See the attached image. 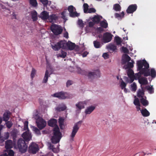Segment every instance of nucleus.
<instances>
[{"label":"nucleus","instance_id":"f257e3e1","mask_svg":"<svg viewBox=\"0 0 156 156\" xmlns=\"http://www.w3.org/2000/svg\"><path fill=\"white\" fill-rule=\"evenodd\" d=\"M57 120L55 119H51L48 122V125L51 127H55L53 129V136L51 139L52 143L56 144L59 143L62 137V133L57 125Z\"/></svg>","mask_w":156,"mask_h":156},{"label":"nucleus","instance_id":"f03ea898","mask_svg":"<svg viewBox=\"0 0 156 156\" xmlns=\"http://www.w3.org/2000/svg\"><path fill=\"white\" fill-rule=\"evenodd\" d=\"M25 142L22 139H20L18 140L17 147L20 151L22 153H25L27 150V145Z\"/></svg>","mask_w":156,"mask_h":156},{"label":"nucleus","instance_id":"7ed1b4c3","mask_svg":"<svg viewBox=\"0 0 156 156\" xmlns=\"http://www.w3.org/2000/svg\"><path fill=\"white\" fill-rule=\"evenodd\" d=\"M149 67L148 63H145L144 68L141 69L139 72L136 74V76L138 78H140L141 75H143L144 76H150V69H149Z\"/></svg>","mask_w":156,"mask_h":156},{"label":"nucleus","instance_id":"20e7f679","mask_svg":"<svg viewBox=\"0 0 156 156\" xmlns=\"http://www.w3.org/2000/svg\"><path fill=\"white\" fill-rule=\"evenodd\" d=\"M83 121L81 120L75 123L73 127L72 133L70 135V137L71 139L73 140L76 133L78 131L80 128L81 126Z\"/></svg>","mask_w":156,"mask_h":156},{"label":"nucleus","instance_id":"39448f33","mask_svg":"<svg viewBox=\"0 0 156 156\" xmlns=\"http://www.w3.org/2000/svg\"><path fill=\"white\" fill-rule=\"evenodd\" d=\"M51 30L55 35L60 34L62 32L63 29L61 26L56 24H53L50 27Z\"/></svg>","mask_w":156,"mask_h":156},{"label":"nucleus","instance_id":"423d86ee","mask_svg":"<svg viewBox=\"0 0 156 156\" xmlns=\"http://www.w3.org/2000/svg\"><path fill=\"white\" fill-rule=\"evenodd\" d=\"M39 150V148L38 144L32 142L29 147L28 151L30 154H35Z\"/></svg>","mask_w":156,"mask_h":156},{"label":"nucleus","instance_id":"0eeeda50","mask_svg":"<svg viewBox=\"0 0 156 156\" xmlns=\"http://www.w3.org/2000/svg\"><path fill=\"white\" fill-rule=\"evenodd\" d=\"M52 48L55 51H58L61 48H66V41H61L54 45H51Z\"/></svg>","mask_w":156,"mask_h":156},{"label":"nucleus","instance_id":"6e6552de","mask_svg":"<svg viewBox=\"0 0 156 156\" xmlns=\"http://www.w3.org/2000/svg\"><path fill=\"white\" fill-rule=\"evenodd\" d=\"M89 79L92 80L95 77L98 78L100 77V72L99 70H97L94 72L88 73L87 75Z\"/></svg>","mask_w":156,"mask_h":156},{"label":"nucleus","instance_id":"1a4fd4ad","mask_svg":"<svg viewBox=\"0 0 156 156\" xmlns=\"http://www.w3.org/2000/svg\"><path fill=\"white\" fill-rule=\"evenodd\" d=\"M76 10L75 8L72 5L69 6L68 8V10L69 12V15L71 17H78L80 14L76 12H74V10Z\"/></svg>","mask_w":156,"mask_h":156},{"label":"nucleus","instance_id":"9d476101","mask_svg":"<svg viewBox=\"0 0 156 156\" xmlns=\"http://www.w3.org/2000/svg\"><path fill=\"white\" fill-rule=\"evenodd\" d=\"M52 96L57 98L59 99H65L67 98L66 93L62 91L55 93Z\"/></svg>","mask_w":156,"mask_h":156},{"label":"nucleus","instance_id":"9b49d317","mask_svg":"<svg viewBox=\"0 0 156 156\" xmlns=\"http://www.w3.org/2000/svg\"><path fill=\"white\" fill-rule=\"evenodd\" d=\"M113 35L108 32L104 33L103 36L102 40L103 42L105 43H108L111 41Z\"/></svg>","mask_w":156,"mask_h":156},{"label":"nucleus","instance_id":"f8f14e48","mask_svg":"<svg viewBox=\"0 0 156 156\" xmlns=\"http://www.w3.org/2000/svg\"><path fill=\"white\" fill-rule=\"evenodd\" d=\"M36 123L37 127L40 129H42L45 127L47 124L46 122L42 118L38 120Z\"/></svg>","mask_w":156,"mask_h":156},{"label":"nucleus","instance_id":"ddd939ff","mask_svg":"<svg viewBox=\"0 0 156 156\" xmlns=\"http://www.w3.org/2000/svg\"><path fill=\"white\" fill-rule=\"evenodd\" d=\"M22 136L23 138V140L27 142L30 141L32 138L31 133L29 130L23 133L22 135Z\"/></svg>","mask_w":156,"mask_h":156},{"label":"nucleus","instance_id":"4468645a","mask_svg":"<svg viewBox=\"0 0 156 156\" xmlns=\"http://www.w3.org/2000/svg\"><path fill=\"white\" fill-rule=\"evenodd\" d=\"M137 6L136 4L130 5L126 9V12L128 14L133 13L137 9Z\"/></svg>","mask_w":156,"mask_h":156},{"label":"nucleus","instance_id":"2eb2a0df","mask_svg":"<svg viewBox=\"0 0 156 156\" xmlns=\"http://www.w3.org/2000/svg\"><path fill=\"white\" fill-rule=\"evenodd\" d=\"M148 63L146 60L145 59L142 60H138L136 62V65L137 67V70L140 71L141 69H143V66L144 67L145 63Z\"/></svg>","mask_w":156,"mask_h":156},{"label":"nucleus","instance_id":"dca6fc26","mask_svg":"<svg viewBox=\"0 0 156 156\" xmlns=\"http://www.w3.org/2000/svg\"><path fill=\"white\" fill-rule=\"evenodd\" d=\"M102 18V17L101 16L97 15H95L91 20L94 23L98 24Z\"/></svg>","mask_w":156,"mask_h":156},{"label":"nucleus","instance_id":"f3484780","mask_svg":"<svg viewBox=\"0 0 156 156\" xmlns=\"http://www.w3.org/2000/svg\"><path fill=\"white\" fill-rule=\"evenodd\" d=\"M86 104L85 101H80L76 105V108L78 110H81L85 108L84 105Z\"/></svg>","mask_w":156,"mask_h":156},{"label":"nucleus","instance_id":"a211bd4d","mask_svg":"<svg viewBox=\"0 0 156 156\" xmlns=\"http://www.w3.org/2000/svg\"><path fill=\"white\" fill-rule=\"evenodd\" d=\"M66 46L67 47L69 50H72L74 49L76 47V45L75 43L71 42L67 43L66 41Z\"/></svg>","mask_w":156,"mask_h":156},{"label":"nucleus","instance_id":"6ab92c4d","mask_svg":"<svg viewBox=\"0 0 156 156\" xmlns=\"http://www.w3.org/2000/svg\"><path fill=\"white\" fill-rule=\"evenodd\" d=\"M30 15L33 21H35L37 20V13L35 10H34L31 11L30 12Z\"/></svg>","mask_w":156,"mask_h":156},{"label":"nucleus","instance_id":"aec40b11","mask_svg":"<svg viewBox=\"0 0 156 156\" xmlns=\"http://www.w3.org/2000/svg\"><path fill=\"white\" fill-rule=\"evenodd\" d=\"M49 16L48 13L46 11L42 12L40 14V17L42 20L48 19Z\"/></svg>","mask_w":156,"mask_h":156},{"label":"nucleus","instance_id":"412c9836","mask_svg":"<svg viewBox=\"0 0 156 156\" xmlns=\"http://www.w3.org/2000/svg\"><path fill=\"white\" fill-rule=\"evenodd\" d=\"M95 109V107L94 106H91L87 108L85 111L86 114H90Z\"/></svg>","mask_w":156,"mask_h":156},{"label":"nucleus","instance_id":"4be33fe9","mask_svg":"<svg viewBox=\"0 0 156 156\" xmlns=\"http://www.w3.org/2000/svg\"><path fill=\"white\" fill-rule=\"evenodd\" d=\"M12 141L11 140H8L5 142V148L10 149L12 147Z\"/></svg>","mask_w":156,"mask_h":156},{"label":"nucleus","instance_id":"5701e85b","mask_svg":"<svg viewBox=\"0 0 156 156\" xmlns=\"http://www.w3.org/2000/svg\"><path fill=\"white\" fill-rule=\"evenodd\" d=\"M139 82L141 85H146L148 83L147 78L142 77L139 78L138 80Z\"/></svg>","mask_w":156,"mask_h":156},{"label":"nucleus","instance_id":"b1692460","mask_svg":"<svg viewBox=\"0 0 156 156\" xmlns=\"http://www.w3.org/2000/svg\"><path fill=\"white\" fill-rule=\"evenodd\" d=\"M142 89H139L137 92V96L139 98H144V91L143 90V88L141 87Z\"/></svg>","mask_w":156,"mask_h":156},{"label":"nucleus","instance_id":"393cba45","mask_svg":"<svg viewBox=\"0 0 156 156\" xmlns=\"http://www.w3.org/2000/svg\"><path fill=\"white\" fill-rule=\"evenodd\" d=\"M58 19V17L55 14H52L49 16L48 19L51 23L56 20Z\"/></svg>","mask_w":156,"mask_h":156},{"label":"nucleus","instance_id":"a878e982","mask_svg":"<svg viewBox=\"0 0 156 156\" xmlns=\"http://www.w3.org/2000/svg\"><path fill=\"white\" fill-rule=\"evenodd\" d=\"M10 113L9 112H6L3 115V121L6 122L9 119Z\"/></svg>","mask_w":156,"mask_h":156},{"label":"nucleus","instance_id":"bb28decb","mask_svg":"<svg viewBox=\"0 0 156 156\" xmlns=\"http://www.w3.org/2000/svg\"><path fill=\"white\" fill-rule=\"evenodd\" d=\"M141 113L144 117H147L149 116L150 113L146 108L142 109L141 110Z\"/></svg>","mask_w":156,"mask_h":156},{"label":"nucleus","instance_id":"cd10ccee","mask_svg":"<svg viewBox=\"0 0 156 156\" xmlns=\"http://www.w3.org/2000/svg\"><path fill=\"white\" fill-rule=\"evenodd\" d=\"M145 98H141L140 99V101L143 106H146L148 105L149 103L148 101L146 100V97H145Z\"/></svg>","mask_w":156,"mask_h":156},{"label":"nucleus","instance_id":"c85d7f7f","mask_svg":"<svg viewBox=\"0 0 156 156\" xmlns=\"http://www.w3.org/2000/svg\"><path fill=\"white\" fill-rule=\"evenodd\" d=\"M77 72L79 74L83 75H87V72L86 71L84 70H82L80 67H77Z\"/></svg>","mask_w":156,"mask_h":156},{"label":"nucleus","instance_id":"c756f323","mask_svg":"<svg viewBox=\"0 0 156 156\" xmlns=\"http://www.w3.org/2000/svg\"><path fill=\"white\" fill-rule=\"evenodd\" d=\"M107 48L113 52L117 50V46L114 44H110L107 47Z\"/></svg>","mask_w":156,"mask_h":156},{"label":"nucleus","instance_id":"7c9ffc66","mask_svg":"<svg viewBox=\"0 0 156 156\" xmlns=\"http://www.w3.org/2000/svg\"><path fill=\"white\" fill-rule=\"evenodd\" d=\"M124 12L123 11H122L121 12V14L115 13V16L116 18L121 19L124 17Z\"/></svg>","mask_w":156,"mask_h":156},{"label":"nucleus","instance_id":"2f4dec72","mask_svg":"<svg viewBox=\"0 0 156 156\" xmlns=\"http://www.w3.org/2000/svg\"><path fill=\"white\" fill-rule=\"evenodd\" d=\"M48 72L47 70H46L45 71V75L43 80L42 82L44 83H46L48 80Z\"/></svg>","mask_w":156,"mask_h":156},{"label":"nucleus","instance_id":"473e14b6","mask_svg":"<svg viewBox=\"0 0 156 156\" xmlns=\"http://www.w3.org/2000/svg\"><path fill=\"white\" fill-rule=\"evenodd\" d=\"M150 71V76L153 78H154L156 76V71L154 68L151 69Z\"/></svg>","mask_w":156,"mask_h":156},{"label":"nucleus","instance_id":"72a5a7b5","mask_svg":"<svg viewBox=\"0 0 156 156\" xmlns=\"http://www.w3.org/2000/svg\"><path fill=\"white\" fill-rule=\"evenodd\" d=\"M93 44L94 47L96 48H101L102 46L101 43L97 41H93Z\"/></svg>","mask_w":156,"mask_h":156},{"label":"nucleus","instance_id":"f704fd0d","mask_svg":"<svg viewBox=\"0 0 156 156\" xmlns=\"http://www.w3.org/2000/svg\"><path fill=\"white\" fill-rule=\"evenodd\" d=\"M145 89L148 90L149 93L151 94L153 93L154 92V88H153L152 86H146L145 87Z\"/></svg>","mask_w":156,"mask_h":156},{"label":"nucleus","instance_id":"c9c22d12","mask_svg":"<svg viewBox=\"0 0 156 156\" xmlns=\"http://www.w3.org/2000/svg\"><path fill=\"white\" fill-rule=\"evenodd\" d=\"M100 25L102 27L105 28H107L108 26V24L105 20L101 21Z\"/></svg>","mask_w":156,"mask_h":156},{"label":"nucleus","instance_id":"e433bc0d","mask_svg":"<svg viewBox=\"0 0 156 156\" xmlns=\"http://www.w3.org/2000/svg\"><path fill=\"white\" fill-rule=\"evenodd\" d=\"M115 40L117 45L120 44L122 42L121 38L119 36L115 37Z\"/></svg>","mask_w":156,"mask_h":156},{"label":"nucleus","instance_id":"4c0bfd02","mask_svg":"<svg viewBox=\"0 0 156 156\" xmlns=\"http://www.w3.org/2000/svg\"><path fill=\"white\" fill-rule=\"evenodd\" d=\"M113 9L116 11H120L121 10V7L118 4H116L114 5Z\"/></svg>","mask_w":156,"mask_h":156},{"label":"nucleus","instance_id":"58836bf2","mask_svg":"<svg viewBox=\"0 0 156 156\" xmlns=\"http://www.w3.org/2000/svg\"><path fill=\"white\" fill-rule=\"evenodd\" d=\"M66 108V107L65 105H63L61 107H57L56 108V110L58 112L63 111L65 110Z\"/></svg>","mask_w":156,"mask_h":156},{"label":"nucleus","instance_id":"ea45409f","mask_svg":"<svg viewBox=\"0 0 156 156\" xmlns=\"http://www.w3.org/2000/svg\"><path fill=\"white\" fill-rule=\"evenodd\" d=\"M83 11L85 13H87V11L89 9V5L87 3H84L83 5Z\"/></svg>","mask_w":156,"mask_h":156},{"label":"nucleus","instance_id":"a19ab883","mask_svg":"<svg viewBox=\"0 0 156 156\" xmlns=\"http://www.w3.org/2000/svg\"><path fill=\"white\" fill-rule=\"evenodd\" d=\"M5 124L7 127L8 129H10L12 126L13 123L11 121H7L5 122Z\"/></svg>","mask_w":156,"mask_h":156},{"label":"nucleus","instance_id":"79ce46f5","mask_svg":"<svg viewBox=\"0 0 156 156\" xmlns=\"http://www.w3.org/2000/svg\"><path fill=\"white\" fill-rule=\"evenodd\" d=\"M133 103L136 106H140L139 100L138 98H136L134 99Z\"/></svg>","mask_w":156,"mask_h":156},{"label":"nucleus","instance_id":"37998d69","mask_svg":"<svg viewBox=\"0 0 156 156\" xmlns=\"http://www.w3.org/2000/svg\"><path fill=\"white\" fill-rule=\"evenodd\" d=\"M127 74L129 77L134 76V73L133 70L132 69H129L128 71Z\"/></svg>","mask_w":156,"mask_h":156},{"label":"nucleus","instance_id":"c03bdc74","mask_svg":"<svg viewBox=\"0 0 156 156\" xmlns=\"http://www.w3.org/2000/svg\"><path fill=\"white\" fill-rule=\"evenodd\" d=\"M132 62H128L127 63V66L128 68H132L133 67V64L134 62L132 60Z\"/></svg>","mask_w":156,"mask_h":156},{"label":"nucleus","instance_id":"a18cd8bd","mask_svg":"<svg viewBox=\"0 0 156 156\" xmlns=\"http://www.w3.org/2000/svg\"><path fill=\"white\" fill-rule=\"evenodd\" d=\"M131 87L132 88V91L134 92L136 91L137 89V86L135 83H133L131 85Z\"/></svg>","mask_w":156,"mask_h":156},{"label":"nucleus","instance_id":"49530a36","mask_svg":"<svg viewBox=\"0 0 156 156\" xmlns=\"http://www.w3.org/2000/svg\"><path fill=\"white\" fill-rule=\"evenodd\" d=\"M121 80H122V81L121 82L120 86L122 89H123V88L126 87L127 84L122 80V79H121Z\"/></svg>","mask_w":156,"mask_h":156},{"label":"nucleus","instance_id":"de8ad7c7","mask_svg":"<svg viewBox=\"0 0 156 156\" xmlns=\"http://www.w3.org/2000/svg\"><path fill=\"white\" fill-rule=\"evenodd\" d=\"M67 55V53L66 52L62 51L61 52V54H59L58 56L62 58H65Z\"/></svg>","mask_w":156,"mask_h":156},{"label":"nucleus","instance_id":"09e8293b","mask_svg":"<svg viewBox=\"0 0 156 156\" xmlns=\"http://www.w3.org/2000/svg\"><path fill=\"white\" fill-rule=\"evenodd\" d=\"M28 122L27 121H25L24 123V129L25 130H29L28 127Z\"/></svg>","mask_w":156,"mask_h":156},{"label":"nucleus","instance_id":"8fccbe9b","mask_svg":"<svg viewBox=\"0 0 156 156\" xmlns=\"http://www.w3.org/2000/svg\"><path fill=\"white\" fill-rule=\"evenodd\" d=\"M34 130L35 133L38 135L41 134V132L40 130L37 127H34Z\"/></svg>","mask_w":156,"mask_h":156},{"label":"nucleus","instance_id":"3c124183","mask_svg":"<svg viewBox=\"0 0 156 156\" xmlns=\"http://www.w3.org/2000/svg\"><path fill=\"white\" fill-rule=\"evenodd\" d=\"M96 10L95 9L93 8H90L89 9L87 13H94L96 12Z\"/></svg>","mask_w":156,"mask_h":156},{"label":"nucleus","instance_id":"603ef678","mask_svg":"<svg viewBox=\"0 0 156 156\" xmlns=\"http://www.w3.org/2000/svg\"><path fill=\"white\" fill-rule=\"evenodd\" d=\"M73 83V82L72 80H68L66 84V86L67 87H69L71 85H72Z\"/></svg>","mask_w":156,"mask_h":156},{"label":"nucleus","instance_id":"864d4df0","mask_svg":"<svg viewBox=\"0 0 156 156\" xmlns=\"http://www.w3.org/2000/svg\"><path fill=\"white\" fill-rule=\"evenodd\" d=\"M8 153V154L9 156H14V153L13 151L12 150H9L7 152Z\"/></svg>","mask_w":156,"mask_h":156},{"label":"nucleus","instance_id":"5fc2aeb1","mask_svg":"<svg viewBox=\"0 0 156 156\" xmlns=\"http://www.w3.org/2000/svg\"><path fill=\"white\" fill-rule=\"evenodd\" d=\"M49 148L50 149H51L54 152H55L56 151V149L54 147V145L50 144L49 146Z\"/></svg>","mask_w":156,"mask_h":156},{"label":"nucleus","instance_id":"6e6d98bb","mask_svg":"<svg viewBox=\"0 0 156 156\" xmlns=\"http://www.w3.org/2000/svg\"><path fill=\"white\" fill-rule=\"evenodd\" d=\"M35 73V70L33 68L31 73V77L32 79H33L34 77Z\"/></svg>","mask_w":156,"mask_h":156},{"label":"nucleus","instance_id":"4d7b16f0","mask_svg":"<svg viewBox=\"0 0 156 156\" xmlns=\"http://www.w3.org/2000/svg\"><path fill=\"white\" fill-rule=\"evenodd\" d=\"M40 1L45 6H46L48 2V0H40Z\"/></svg>","mask_w":156,"mask_h":156},{"label":"nucleus","instance_id":"13d9d810","mask_svg":"<svg viewBox=\"0 0 156 156\" xmlns=\"http://www.w3.org/2000/svg\"><path fill=\"white\" fill-rule=\"evenodd\" d=\"M122 50L123 52L124 53H127L129 52V50L126 47H122Z\"/></svg>","mask_w":156,"mask_h":156},{"label":"nucleus","instance_id":"bf43d9fd","mask_svg":"<svg viewBox=\"0 0 156 156\" xmlns=\"http://www.w3.org/2000/svg\"><path fill=\"white\" fill-rule=\"evenodd\" d=\"M124 58L127 62H129L131 60L130 57L127 54L125 55Z\"/></svg>","mask_w":156,"mask_h":156},{"label":"nucleus","instance_id":"052dcab7","mask_svg":"<svg viewBox=\"0 0 156 156\" xmlns=\"http://www.w3.org/2000/svg\"><path fill=\"white\" fill-rule=\"evenodd\" d=\"M34 118L36 120V122L38 120L42 118L40 117L38 114H35L34 115Z\"/></svg>","mask_w":156,"mask_h":156},{"label":"nucleus","instance_id":"680f3d73","mask_svg":"<svg viewBox=\"0 0 156 156\" xmlns=\"http://www.w3.org/2000/svg\"><path fill=\"white\" fill-rule=\"evenodd\" d=\"M64 120L62 118H60L58 119V123L59 125L64 124Z\"/></svg>","mask_w":156,"mask_h":156},{"label":"nucleus","instance_id":"e2e57ef3","mask_svg":"<svg viewBox=\"0 0 156 156\" xmlns=\"http://www.w3.org/2000/svg\"><path fill=\"white\" fill-rule=\"evenodd\" d=\"M102 56L105 59H107L109 58V55L107 53H105L103 54Z\"/></svg>","mask_w":156,"mask_h":156},{"label":"nucleus","instance_id":"0e129e2a","mask_svg":"<svg viewBox=\"0 0 156 156\" xmlns=\"http://www.w3.org/2000/svg\"><path fill=\"white\" fill-rule=\"evenodd\" d=\"M78 24L80 26H83V23L82 20L81 19H79L78 20Z\"/></svg>","mask_w":156,"mask_h":156},{"label":"nucleus","instance_id":"69168bd1","mask_svg":"<svg viewBox=\"0 0 156 156\" xmlns=\"http://www.w3.org/2000/svg\"><path fill=\"white\" fill-rule=\"evenodd\" d=\"M130 80H129V83H132L134 80V76L129 77Z\"/></svg>","mask_w":156,"mask_h":156},{"label":"nucleus","instance_id":"338daca9","mask_svg":"<svg viewBox=\"0 0 156 156\" xmlns=\"http://www.w3.org/2000/svg\"><path fill=\"white\" fill-rule=\"evenodd\" d=\"M88 54V52L86 51H85L82 54V56L83 57H85L87 56V55Z\"/></svg>","mask_w":156,"mask_h":156},{"label":"nucleus","instance_id":"774afa93","mask_svg":"<svg viewBox=\"0 0 156 156\" xmlns=\"http://www.w3.org/2000/svg\"><path fill=\"white\" fill-rule=\"evenodd\" d=\"M94 25V23L93 22H90L89 23V26L90 27H93Z\"/></svg>","mask_w":156,"mask_h":156}]
</instances>
